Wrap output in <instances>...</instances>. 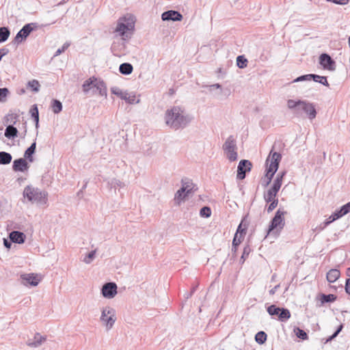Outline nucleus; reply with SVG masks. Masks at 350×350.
I'll return each instance as SVG.
<instances>
[{"label":"nucleus","mask_w":350,"mask_h":350,"mask_svg":"<svg viewBox=\"0 0 350 350\" xmlns=\"http://www.w3.org/2000/svg\"><path fill=\"white\" fill-rule=\"evenodd\" d=\"M45 340L46 337L42 336L40 334L37 333L35 334L33 340L29 339L27 341V345L30 347L36 348L40 347Z\"/></svg>","instance_id":"aec40b11"},{"label":"nucleus","mask_w":350,"mask_h":350,"mask_svg":"<svg viewBox=\"0 0 350 350\" xmlns=\"http://www.w3.org/2000/svg\"><path fill=\"white\" fill-rule=\"evenodd\" d=\"M319 64L324 69L333 71L336 69V63L327 53H323L319 57Z\"/></svg>","instance_id":"ddd939ff"},{"label":"nucleus","mask_w":350,"mask_h":350,"mask_svg":"<svg viewBox=\"0 0 350 350\" xmlns=\"http://www.w3.org/2000/svg\"><path fill=\"white\" fill-rule=\"evenodd\" d=\"M33 26L36 27V24L31 23L25 25L15 36L14 40V42L19 44L21 43L23 40H26L31 32L33 30Z\"/></svg>","instance_id":"1a4fd4ad"},{"label":"nucleus","mask_w":350,"mask_h":350,"mask_svg":"<svg viewBox=\"0 0 350 350\" xmlns=\"http://www.w3.org/2000/svg\"><path fill=\"white\" fill-rule=\"evenodd\" d=\"M237 66L239 68H245L247 66V59L243 55H239L237 57Z\"/></svg>","instance_id":"e433bc0d"},{"label":"nucleus","mask_w":350,"mask_h":350,"mask_svg":"<svg viewBox=\"0 0 350 350\" xmlns=\"http://www.w3.org/2000/svg\"><path fill=\"white\" fill-rule=\"evenodd\" d=\"M3 245H4V246L6 248L10 249L11 247V245H12V241H8L6 239H3Z\"/></svg>","instance_id":"052dcab7"},{"label":"nucleus","mask_w":350,"mask_h":350,"mask_svg":"<svg viewBox=\"0 0 350 350\" xmlns=\"http://www.w3.org/2000/svg\"><path fill=\"white\" fill-rule=\"evenodd\" d=\"M18 129L13 124H10L6 126L4 135L8 139H14L18 136Z\"/></svg>","instance_id":"b1692460"},{"label":"nucleus","mask_w":350,"mask_h":350,"mask_svg":"<svg viewBox=\"0 0 350 350\" xmlns=\"http://www.w3.org/2000/svg\"><path fill=\"white\" fill-rule=\"evenodd\" d=\"M125 49V44L122 42L116 43L114 42L111 46V51L114 55L121 56L124 54Z\"/></svg>","instance_id":"4be33fe9"},{"label":"nucleus","mask_w":350,"mask_h":350,"mask_svg":"<svg viewBox=\"0 0 350 350\" xmlns=\"http://www.w3.org/2000/svg\"><path fill=\"white\" fill-rule=\"evenodd\" d=\"M133 67L130 63H123L120 65L119 71L121 74L128 75L132 73Z\"/></svg>","instance_id":"bb28decb"},{"label":"nucleus","mask_w":350,"mask_h":350,"mask_svg":"<svg viewBox=\"0 0 350 350\" xmlns=\"http://www.w3.org/2000/svg\"><path fill=\"white\" fill-rule=\"evenodd\" d=\"M23 196L24 198H27V200L32 203L45 204L47 202L46 192L29 185L25 187Z\"/></svg>","instance_id":"7ed1b4c3"},{"label":"nucleus","mask_w":350,"mask_h":350,"mask_svg":"<svg viewBox=\"0 0 350 350\" xmlns=\"http://www.w3.org/2000/svg\"><path fill=\"white\" fill-rule=\"evenodd\" d=\"M270 202L271 203L267 208L268 213L271 212L274 208H276V206H278V200H273Z\"/></svg>","instance_id":"603ef678"},{"label":"nucleus","mask_w":350,"mask_h":350,"mask_svg":"<svg viewBox=\"0 0 350 350\" xmlns=\"http://www.w3.org/2000/svg\"><path fill=\"white\" fill-rule=\"evenodd\" d=\"M251 252V248L249 245H246L244 249L242 254V256L241 257V262L243 263L245 260V259L248 257L250 253Z\"/></svg>","instance_id":"37998d69"},{"label":"nucleus","mask_w":350,"mask_h":350,"mask_svg":"<svg viewBox=\"0 0 350 350\" xmlns=\"http://www.w3.org/2000/svg\"><path fill=\"white\" fill-rule=\"evenodd\" d=\"M12 159V157L10 153L4 151L0 152V164L8 165L10 163Z\"/></svg>","instance_id":"c85d7f7f"},{"label":"nucleus","mask_w":350,"mask_h":350,"mask_svg":"<svg viewBox=\"0 0 350 350\" xmlns=\"http://www.w3.org/2000/svg\"><path fill=\"white\" fill-rule=\"evenodd\" d=\"M98 91L101 96L107 97V86L103 81L98 80L96 78L95 84V92Z\"/></svg>","instance_id":"412c9836"},{"label":"nucleus","mask_w":350,"mask_h":350,"mask_svg":"<svg viewBox=\"0 0 350 350\" xmlns=\"http://www.w3.org/2000/svg\"><path fill=\"white\" fill-rule=\"evenodd\" d=\"M223 150L226 158L230 161H235L238 159L237 141L232 135H230L223 145Z\"/></svg>","instance_id":"39448f33"},{"label":"nucleus","mask_w":350,"mask_h":350,"mask_svg":"<svg viewBox=\"0 0 350 350\" xmlns=\"http://www.w3.org/2000/svg\"><path fill=\"white\" fill-rule=\"evenodd\" d=\"M117 285L114 282L105 283L102 288L101 293L105 298H113L117 294Z\"/></svg>","instance_id":"f8f14e48"},{"label":"nucleus","mask_w":350,"mask_h":350,"mask_svg":"<svg viewBox=\"0 0 350 350\" xmlns=\"http://www.w3.org/2000/svg\"><path fill=\"white\" fill-rule=\"evenodd\" d=\"M345 291L347 294L350 295V278L346 280Z\"/></svg>","instance_id":"13d9d810"},{"label":"nucleus","mask_w":350,"mask_h":350,"mask_svg":"<svg viewBox=\"0 0 350 350\" xmlns=\"http://www.w3.org/2000/svg\"><path fill=\"white\" fill-rule=\"evenodd\" d=\"M336 299V296L333 294H322L321 301L322 304L333 302Z\"/></svg>","instance_id":"f704fd0d"},{"label":"nucleus","mask_w":350,"mask_h":350,"mask_svg":"<svg viewBox=\"0 0 350 350\" xmlns=\"http://www.w3.org/2000/svg\"><path fill=\"white\" fill-rule=\"evenodd\" d=\"M27 87L30 88L32 91L38 92L40 90V85L37 80L33 79L27 83Z\"/></svg>","instance_id":"58836bf2"},{"label":"nucleus","mask_w":350,"mask_h":350,"mask_svg":"<svg viewBox=\"0 0 350 350\" xmlns=\"http://www.w3.org/2000/svg\"><path fill=\"white\" fill-rule=\"evenodd\" d=\"M112 94L120 96L122 99L124 100L129 104L139 103V99H136L135 94H129L127 92H122V91L118 87H113L111 88Z\"/></svg>","instance_id":"9b49d317"},{"label":"nucleus","mask_w":350,"mask_h":350,"mask_svg":"<svg viewBox=\"0 0 350 350\" xmlns=\"http://www.w3.org/2000/svg\"><path fill=\"white\" fill-rule=\"evenodd\" d=\"M282 180L281 179V178L276 176L271 187L273 188V190H278L279 191L282 186Z\"/></svg>","instance_id":"49530a36"},{"label":"nucleus","mask_w":350,"mask_h":350,"mask_svg":"<svg viewBox=\"0 0 350 350\" xmlns=\"http://www.w3.org/2000/svg\"><path fill=\"white\" fill-rule=\"evenodd\" d=\"M241 234L239 235L237 233H235L232 241L233 248L236 249V247L239 245V244L241 243Z\"/></svg>","instance_id":"8fccbe9b"},{"label":"nucleus","mask_w":350,"mask_h":350,"mask_svg":"<svg viewBox=\"0 0 350 350\" xmlns=\"http://www.w3.org/2000/svg\"><path fill=\"white\" fill-rule=\"evenodd\" d=\"M300 110H302L310 120H313L316 118L317 111L313 103H309L307 100H302Z\"/></svg>","instance_id":"4468645a"},{"label":"nucleus","mask_w":350,"mask_h":350,"mask_svg":"<svg viewBox=\"0 0 350 350\" xmlns=\"http://www.w3.org/2000/svg\"><path fill=\"white\" fill-rule=\"evenodd\" d=\"M135 28V19L133 15L126 14L118 19L115 33L121 36L123 40L131 38Z\"/></svg>","instance_id":"f03ea898"},{"label":"nucleus","mask_w":350,"mask_h":350,"mask_svg":"<svg viewBox=\"0 0 350 350\" xmlns=\"http://www.w3.org/2000/svg\"><path fill=\"white\" fill-rule=\"evenodd\" d=\"M327 1L332 2L338 5H346L348 3L349 0H327Z\"/></svg>","instance_id":"4d7b16f0"},{"label":"nucleus","mask_w":350,"mask_h":350,"mask_svg":"<svg viewBox=\"0 0 350 350\" xmlns=\"http://www.w3.org/2000/svg\"><path fill=\"white\" fill-rule=\"evenodd\" d=\"M9 93V90L7 88H0V103L6 101Z\"/></svg>","instance_id":"ea45409f"},{"label":"nucleus","mask_w":350,"mask_h":350,"mask_svg":"<svg viewBox=\"0 0 350 350\" xmlns=\"http://www.w3.org/2000/svg\"><path fill=\"white\" fill-rule=\"evenodd\" d=\"M51 107L54 113H59L62 110V104L59 100L53 99L52 100Z\"/></svg>","instance_id":"72a5a7b5"},{"label":"nucleus","mask_w":350,"mask_h":350,"mask_svg":"<svg viewBox=\"0 0 350 350\" xmlns=\"http://www.w3.org/2000/svg\"><path fill=\"white\" fill-rule=\"evenodd\" d=\"M29 113L31 114V118L36 122V127L38 128L39 124V112L36 105H33L31 107Z\"/></svg>","instance_id":"c756f323"},{"label":"nucleus","mask_w":350,"mask_h":350,"mask_svg":"<svg viewBox=\"0 0 350 350\" xmlns=\"http://www.w3.org/2000/svg\"><path fill=\"white\" fill-rule=\"evenodd\" d=\"M29 167L27 161L23 158L15 159L12 165V168L14 172H22L27 170Z\"/></svg>","instance_id":"a211bd4d"},{"label":"nucleus","mask_w":350,"mask_h":350,"mask_svg":"<svg viewBox=\"0 0 350 350\" xmlns=\"http://www.w3.org/2000/svg\"><path fill=\"white\" fill-rule=\"evenodd\" d=\"M252 163L249 160L243 159L239 163L237 167V178L243 180L245 178L246 173L251 171Z\"/></svg>","instance_id":"9d476101"},{"label":"nucleus","mask_w":350,"mask_h":350,"mask_svg":"<svg viewBox=\"0 0 350 350\" xmlns=\"http://www.w3.org/2000/svg\"><path fill=\"white\" fill-rule=\"evenodd\" d=\"M334 212L339 216L340 218L345 215L341 208L338 210H336Z\"/></svg>","instance_id":"0e129e2a"},{"label":"nucleus","mask_w":350,"mask_h":350,"mask_svg":"<svg viewBox=\"0 0 350 350\" xmlns=\"http://www.w3.org/2000/svg\"><path fill=\"white\" fill-rule=\"evenodd\" d=\"M21 282L25 286L31 285L36 286L39 282L40 279L38 278V275L34 273H24L21 275Z\"/></svg>","instance_id":"dca6fc26"},{"label":"nucleus","mask_w":350,"mask_h":350,"mask_svg":"<svg viewBox=\"0 0 350 350\" xmlns=\"http://www.w3.org/2000/svg\"><path fill=\"white\" fill-rule=\"evenodd\" d=\"M110 185L111 187H114L115 189L116 187H122L124 186V183H122L120 180L113 178L111 180Z\"/></svg>","instance_id":"3c124183"},{"label":"nucleus","mask_w":350,"mask_h":350,"mask_svg":"<svg viewBox=\"0 0 350 350\" xmlns=\"http://www.w3.org/2000/svg\"><path fill=\"white\" fill-rule=\"evenodd\" d=\"M340 275L339 270L336 269H332L329 270L326 275L327 280L329 283L336 282Z\"/></svg>","instance_id":"393cba45"},{"label":"nucleus","mask_w":350,"mask_h":350,"mask_svg":"<svg viewBox=\"0 0 350 350\" xmlns=\"http://www.w3.org/2000/svg\"><path fill=\"white\" fill-rule=\"evenodd\" d=\"M302 100H295L288 99L287 100V107L291 110H294L295 113L299 114L300 111V105H301Z\"/></svg>","instance_id":"5701e85b"},{"label":"nucleus","mask_w":350,"mask_h":350,"mask_svg":"<svg viewBox=\"0 0 350 350\" xmlns=\"http://www.w3.org/2000/svg\"><path fill=\"white\" fill-rule=\"evenodd\" d=\"M281 158L282 156L280 153L276 152H270L267 159V162L270 160V164L269 165V172H271V177L269 178V181L271 180L273 175L277 172Z\"/></svg>","instance_id":"6e6552de"},{"label":"nucleus","mask_w":350,"mask_h":350,"mask_svg":"<svg viewBox=\"0 0 350 350\" xmlns=\"http://www.w3.org/2000/svg\"><path fill=\"white\" fill-rule=\"evenodd\" d=\"M182 187L181 189H184V191L187 193L188 195L192 191V185L193 183L191 180L189 178H183L181 180Z\"/></svg>","instance_id":"cd10ccee"},{"label":"nucleus","mask_w":350,"mask_h":350,"mask_svg":"<svg viewBox=\"0 0 350 350\" xmlns=\"http://www.w3.org/2000/svg\"><path fill=\"white\" fill-rule=\"evenodd\" d=\"M96 250L91 251L83 259L85 264H90L95 258Z\"/></svg>","instance_id":"a19ab883"},{"label":"nucleus","mask_w":350,"mask_h":350,"mask_svg":"<svg viewBox=\"0 0 350 350\" xmlns=\"http://www.w3.org/2000/svg\"><path fill=\"white\" fill-rule=\"evenodd\" d=\"M265 176L267 178V181L266 183V185H269L271 181H269V178L271 177V172H269V167L267 169V174Z\"/></svg>","instance_id":"e2e57ef3"},{"label":"nucleus","mask_w":350,"mask_h":350,"mask_svg":"<svg viewBox=\"0 0 350 350\" xmlns=\"http://www.w3.org/2000/svg\"><path fill=\"white\" fill-rule=\"evenodd\" d=\"M70 42H65L61 48L58 49L56 51V52L54 55V57L58 56L60 54H62V53H64L70 46Z\"/></svg>","instance_id":"09e8293b"},{"label":"nucleus","mask_w":350,"mask_h":350,"mask_svg":"<svg viewBox=\"0 0 350 350\" xmlns=\"http://www.w3.org/2000/svg\"><path fill=\"white\" fill-rule=\"evenodd\" d=\"M9 237L12 242L21 244L25 242L26 236L22 232L14 230L10 233Z\"/></svg>","instance_id":"6ab92c4d"},{"label":"nucleus","mask_w":350,"mask_h":350,"mask_svg":"<svg viewBox=\"0 0 350 350\" xmlns=\"http://www.w3.org/2000/svg\"><path fill=\"white\" fill-rule=\"evenodd\" d=\"M36 142H34L31 144V146L25 152L24 157L29 162L33 161V154L36 152Z\"/></svg>","instance_id":"a878e982"},{"label":"nucleus","mask_w":350,"mask_h":350,"mask_svg":"<svg viewBox=\"0 0 350 350\" xmlns=\"http://www.w3.org/2000/svg\"><path fill=\"white\" fill-rule=\"evenodd\" d=\"M312 80L315 82L321 83L327 87H329V85L325 77H322L318 75L313 74Z\"/></svg>","instance_id":"c9c22d12"},{"label":"nucleus","mask_w":350,"mask_h":350,"mask_svg":"<svg viewBox=\"0 0 350 350\" xmlns=\"http://www.w3.org/2000/svg\"><path fill=\"white\" fill-rule=\"evenodd\" d=\"M295 332L297 337L300 339L306 340L308 338V335H307L306 332L304 330H303L299 327H297L295 329Z\"/></svg>","instance_id":"79ce46f5"},{"label":"nucleus","mask_w":350,"mask_h":350,"mask_svg":"<svg viewBox=\"0 0 350 350\" xmlns=\"http://www.w3.org/2000/svg\"><path fill=\"white\" fill-rule=\"evenodd\" d=\"M286 213V211L280 208L276 211L275 216L271 219L270 225L269 226L268 233H270L275 229L282 230L284 228L285 225L284 215Z\"/></svg>","instance_id":"423d86ee"},{"label":"nucleus","mask_w":350,"mask_h":350,"mask_svg":"<svg viewBox=\"0 0 350 350\" xmlns=\"http://www.w3.org/2000/svg\"><path fill=\"white\" fill-rule=\"evenodd\" d=\"M116 310L111 306H105L101 309L100 321L102 325L105 327L106 330H110L116 321Z\"/></svg>","instance_id":"20e7f679"},{"label":"nucleus","mask_w":350,"mask_h":350,"mask_svg":"<svg viewBox=\"0 0 350 350\" xmlns=\"http://www.w3.org/2000/svg\"><path fill=\"white\" fill-rule=\"evenodd\" d=\"M244 232V230L241 229V224H240L239 226H238V228H237V234H240L242 235V233Z\"/></svg>","instance_id":"338daca9"},{"label":"nucleus","mask_w":350,"mask_h":350,"mask_svg":"<svg viewBox=\"0 0 350 350\" xmlns=\"http://www.w3.org/2000/svg\"><path fill=\"white\" fill-rule=\"evenodd\" d=\"M9 53V50L7 48L0 49V57L2 59L3 57Z\"/></svg>","instance_id":"bf43d9fd"},{"label":"nucleus","mask_w":350,"mask_h":350,"mask_svg":"<svg viewBox=\"0 0 350 350\" xmlns=\"http://www.w3.org/2000/svg\"><path fill=\"white\" fill-rule=\"evenodd\" d=\"M17 118L18 116L16 114L10 113L6 116L5 121L7 123L10 122V124H14L16 122Z\"/></svg>","instance_id":"de8ad7c7"},{"label":"nucleus","mask_w":350,"mask_h":350,"mask_svg":"<svg viewBox=\"0 0 350 350\" xmlns=\"http://www.w3.org/2000/svg\"><path fill=\"white\" fill-rule=\"evenodd\" d=\"M343 214L345 215L350 212V202L341 206Z\"/></svg>","instance_id":"6e6d98bb"},{"label":"nucleus","mask_w":350,"mask_h":350,"mask_svg":"<svg viewBox=\"0 0 350 350\" xmlns=\"http://www.w3.org/2000/svg\"><path fill=\"white\" fill-rule=\"evenodd\" d=\"M255 340L258 344H263L267 340V334L262 332H258L255 336Z\"/></svg>","instance_id":"4c0bfd02"},{"label":"nucleus","mask_w":350,"mask_h":350,"mask_svg":"<svg viewBox=\"0 0 350 350\" xmlns=\"http://www.w3.org/2000/svg\"><path fill=\"white\" fill-rule=\"evenodd\" d=\"M10 34V32L8 27H0V43L5 42L9 38Z\"/></svg>","instance_id":"473e14b6"},{"label":"nucleus","mask_w":350,"mask_h":350,"mask_svg":"<svg viewBox=\"0 0 350 350\" xmlns=\"http://www.w3.org/2000/svg\"><path fill=\"white\" fill-rule=\"evenodd\" d=\"M200 215L204 217H209L211 215V210L208 206H204L200 211Z\"/></svg>","instance_id":"c03bdc74"},{"label":"nucleus","mask_w":350,"mask_h":350,"mask_svg":"<svg viewBox=\"0 0 350 350\" xmlns=\"http://www.w3.org/2000/svg\"><path fill=\"white\" fill-rule=\"evenodd\" d=\"M278 191V190H273V188L271 187L264 195L265 200L267 202H269L273 200H278L275 197Z\"/></svg>","instance_id":"7c9ffc66"},{"label":"nucleus","mask_w":350,"mask_h":350,"mask_svg":"<svg viewBox=\"0 0 350 350\" xmlns=\"http://www.w3.org/2000/svg\"><path fill=\"white\" fill-rule=\"evenodd\" d=\"M285 174H286V172L283 171V172H280V173H278L276 176L280 177L281 179L282 180L283 177L285 176Z\"/></svg>","instance_id":"774afa93"},{"label":"nucleus","mask_w":350,"mask_h":350,"mask_svg":"<svg viewBox=\"0 0 350 350\" xmlns=\"http://www.w3.org/2000/svg\"><path fill=\"white\" fill-rule=\"evenodd\" d=\"M330 217H332V220H334L336 221V219H339V216L335 213L334 212L331 215Z\"/></svg>","instance_id":"69168bd1"},{"label":"nucleus","mask_w":350,"mask_h":350,"mask_svg":"<svg viewBox=\"0 0 350 350\" xmlns=\"http://www.w3.org/2000/svg\"><path fill=\"white\" fill-rule=\"evenodd\" d=\"M280 284H278L276 286H275L273 288H271L270 291H269V295H273L276 291L280 288Z\"/></svg>","instance_id":"680f3d73"},{"label":"nucleus","mask_w":350,"mask_h":350,"mask_svg":"<svg viewBox=\"0 0 350 350\" xmlns=\"http://www.w3.org/2000/svg\"><path fill=\"white\" fill-rule=\"evenodd\" d=\"M96 81V78L92 77L83 82L82 90L85 95H94L95 94Z\"/></svg>","instance_id":"2eb2a0df"},{"label":"nucleus","mask_w":350,"mask_h":350,"mask_svg":"<svg viewBox=\"0 0 350 350\" xmlns=\"http://www.w3.org/2000/svg\"><path fill=\"white\" fill-rule=\"evenodd\" d=\"M334 220L332 219V217L329 216L327 219H326L323 224L320 225L321 229H324L326 228L328 225H329L331 223L334 222Z\"/></svg>","instance_id":"5fc2aeb1"},{"label":"nucleus","mask_w":350,"mask_h":350,"mask_svg":"<svg viewBox=\"0 0 350 350\" xmlns=\"http://www.w3.org/2000/svg\"><path fill=\"white\" fill-rule=\"evenodd\" d=\"M342 328L343 325L341 324L334 332V333L331 336H329V338L327 339V341H330L335 338L338 335V334L342 331Z\"/></svg>","instance_id":"864d4df0"},{"label":"nucleus","mask_w":350,"mask_h":350,"mask_svg":"<svg viewBox=\"0 0 350 350\" xmlns=\"http://www.w3.org/2000/svg\"><path fill=\"white\" fill-rule=\"evenodd\" d=\"M161 18L164 21H180L183 19V15L178 11L168 10L162 14Z\"/></svg>","instance_id":"f3484780"},{"label":"nucleus","mask_w":350,"mask_h":350,"mask_svg":"<svg viewBox=\"0 0 350 350\" xmlns=\"http://www.w3.org/2000/svg\"><path fill=\"white\" fill-rule=\"evenodd\" d=\"M187 196L188 194L184 191V189L180 188L176 191L174 197V200L176 202L177 204H179L180 202L184 200Z\"/></svg>","instance_id":"2f4dec72"},{"label":"nucleus","mask_w":350,"mask_h":350,"mask_svg":"<svg viewBox=\"0 0 350 350\" xmlns=\"http://www.w3.org/2000/svg\"><path fill=\"white\" fill-rule=\"evenodd\" d=\"M165 121L170 128L178 130L185 128L191 121V118L180 107L174 106L166 111Z\"/></svg>","instance_id":"f257e3e1"},{"label":"nucleus","mask_w":350,"mask_h":350,"mask_svg":"<svg viewBox=\"0 0 350 350\" xmlns=\"http://www.w3.org/2000/svg\"><path fill=\"white\" fill-rule=\"evenodd\" d=\"M267 312L271 316H278V320L284 322L290 319L291 312L287 308H279L275 305H271L267 308Z\"/></svg>","instance_id":"0eeeda50"},{"label":"nucleus","mask_w":350,"mask_h":350,"mask_svg":"<svg viewBox=\"0 0 350 350\" xmlns=\"http://www.w3.org/2000/svg\"><path fill=\"white\" fill-rule=\"evenodd\" d=\"M312 76H313V74L301 75L300 77H298L295 79H294L293 82L296 83V82H300V81H310V80L312 79Z\"/></svg>","instance_id":"a18cd8bd"}]
</instances>
